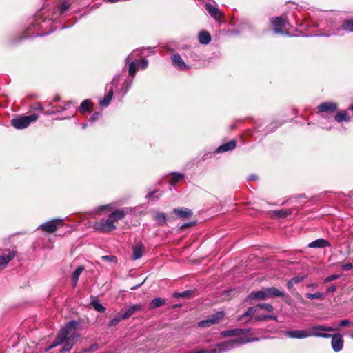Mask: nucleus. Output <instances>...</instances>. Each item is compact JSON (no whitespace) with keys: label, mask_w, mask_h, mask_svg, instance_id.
Segmentation results:
<instances>
[{"label":"nucleus","mask_w":353,"mask_h":353,"mask_svg":"<svg viewBox=\"0 0 353 353\" xmlns=\"http://www.w3.org/2000/svg\"><path fill=\"white\" fill-rule=\"evenodd\" d=\"M172 64L180 70L188 69V66L185 63L179 54H174L172 57Z\"/></svg>","instance_id":"14"},{"label":"nucleus","mask_w":353,"mask_h":353,"mask_svg":"<svg viewBox=\"0 0 353 353\" xmlns=\"http://www.w3.org/2000/svg\"><path fill=\"white\" fill-rule=\"evenodd\" d=\"M125 318H123V314H118L112 320H111L108 324V327L116 326L121 320H125Z\"/></svg>","instance_id":"38"},{"label":"nucleus","mask_w":353,"mask_h":353,"mask_svg":"<svg viewBox=\"0 0 353 353\" xmlns=\"http://www.w3.org/2000/svg\"><path fill=\"white\" fill-rule=\"evenodd\" d=\"M109 216L114 220V222H115L122 219L125 216V212L123 210H117L112 212Z\"/></svg>","instance_id":"30"},{"label":"nucleus","mask_w":353,"mask_h":353,"mask_svg":"<svg viewBox=\"0 0 353 353\" xmlns=\"http://www.w3.org/2000/svg\"><path fill=\"white\" fill-rule=\"evenodd\" d=\"M248 179L250 181H256L258 179V176L255 174H252L249 176Z\"/></svg>","instance_id":"54"},{"label":"nucleus","mask_w":353,"mask_h":353,"mask_svg":"<svg viewBox=\"0 0 353 353\" xmlns=\"http://www.w3.org/2000/svg\"><path fill=\"white\" fill-rule=\"evenodd\" d=\"M142 284H143V283H140V284H139V285H135V286H133V287H132V288H131V290H135V289H137L138 287L141 286Z\"/></svg>","instance_id":"55"},{"label":"nucleus","mask_w":353,"mask_h":353,"mask_svg":"<svg viewBox=\"0 0 353 353\" xmlns=\"http://www.w3.org/2000/svg\"><path fill=\"white\" fill-rule=\"evenodd\" d=\"M192 224L191 223H187V224H184L181 226L182 228H186V227H188L190 225H191Z\"/></svg>","instance_id":"57"},{"label":"nucleus","mask_w":353,"mask_h":353,"mask_svg":"<svg viewBox=\"0 0 353 353\" xmlns=\"http://www.w3.org/2000/svg\"><path fill=\"white\" fill-rule=\"evenodd\" d=\"M338 330L337 328H334L330 326L319 325L316 326H313L310 329L307 330V334L309 336H316V337H323V338H330L331 336L330 334L325 333L323 332H334Z\"/></svg>","instance_id":"3"},{"label":"nucleus","mask_w":353,"mask_h":353,"mask_svg":"<svg viewBox=\"0 0 353 353\" xmlns=\"http://www.w3.org/2000/svg\"><path fill=\"white\" fill-rule=\"evenodd\" d=\"M214 325L210 319L208 317L206 319L201 321L198 323V326L200 327H208Z\"/></svg>","instance_id":"41"},{"label":"nucleus","mask_w":353,"mask_h":353,"mask_svg":"<svg viewBox=\"0 0 353 353\" xmlns=\"http://www.w3.org/2000/svg\"><path fill=\"white\" fill-rule=\"evenodd\" d=\"M336 290V288L335 285H331L327 288V292H334Z\"/></svg>","instance_id":"52"},{"label":"nucleus","mask_w":353,"mask_h":353,"mask_svg":"<svg viewBox=\"0 0 353 353\" xmlns=\"http://www.w3.org/2000/svg\"><path fill=\"white\" fill-rule=\"evenodd\" d=\"M338 105L336 103L332 101H327L321 103L318 106L319 112H333L336 110Z\"/></svg>","instance_id":"11"},{"label":"nucleus","mask_w":353,"mask_h":353,"mask_svg":"<svg viewBox=\"0 0 353 353\" xmlns=\"http://www.w3.org/2000/svg\"><path fill=\"white\" fill-rule=\"evenodd\" d=\"M105 353H111V352H105Z\"/></svg>","instance_id":"64"},{"label":"nucleus","mask_w":353,"mask_h":353,"mask_svg":"<svg viewBox=\"0 0 353 353\" xmlns=\"http://www.w3.org/2000/svg\"><path fill=\"white\" fill-rule=\"evenodd\" d=\"M249 331V330L234 329L231 330L223 331L221 334L223 336H239L241 334H244L245 332Z\"/></svg>","instance_id":"22"},{"label":"nucleus","mask_w":353,"mask_h":353,"mask_svg":"<svg viewBox=\"0 0 353 353\" xmlns=\"http://www.w3.org/2000/svg\"><path fill=\"white\" fill-rule=\"evenodd\" d=\"M285 335L290 338L294 339H303L308 337L307 330H293V331H288L285 332Z\"/></svg>","instance_id":"15"},{"label":"nucleus","mask_w":353,"mask_h":353,"mask_svg":"<svg viewBox=\"0 0 353 353\" xmlns=\"http://www.w3.org/2000/svg\"><path fill=\"white\" fill-rule=\"evenodd\" d=\"M145 248L143 244H138L133 247L132 259L137 260L140 259L144 252Z\"/></svg>","instance_id":"20"},{"label":"nucleus","mask_w":353,"mask_h":353,"mask_svg":"<svg viewBox=\"0 0 353 353\" xmlns=\"http://www.w3.org/2000/svg\"><path fill=\"white\" fill-rule=\"evenodd\" d=\"M310 286L312 287V288H316L317 287V284L316 283H313V284H311Z\"/></svg>","instance_id":"58"},{"label":"nucleus","mask_w":353,"mask_h":353,"mask_svg":"<svg viewBox=\"0 0 353 353\" xmlns=\"http://www.w3.org/2000/svg\"><path fill=\"white\" fill-rule=\"evenodd\" d=\"M254 319L256 321H267V320H276V316L274 315H260L255 316Z\"/></svg>","instance_id":"40"},{"label":"nucleus","mask_w":353,"mask_h":353,"mask_svg":"<svg viewBox=\"0 0 353 353\" xmlns=\"http://www.w3.org/2000/svg\"><path fill=\"white\" fill-rule=\"evenodd\" d=\"M199 41L201 44L207 45L211 41V35L207 31H201L198 36Z\"/></svg>","instance_id":"21"},{"label":"nucleus","mask_w":353,"mask_h":353,"mask_svg":"<svg viewBox=\"0 0 353 353\" xmlns=\"http://www.w3.org/2000/svg\"><path fill=\"white\" fill-rule=\"evenodd\" d=\"M70 7V3L67 1H64L61 3L59 7L60 14H63L69 10Z\"/></svg>","instance_id":"42"},{"label":"nucleus","mask_w":353,"mask_h":353,"mask_svg":"<svg viewBox=\"0 0 353 353\" xmlns=\"http://www.w3.org/2000/svg\"><path fill=\"white\" fill-rule=\"evenodd\" d=\"M62 219H54L41 224L39 228L43 232L52 233L57 230L59 225H62Z\"/></svg>","instance_id":"9"},{"label":"nucleus","mask_w":353,"mask_h":353,"mask_svg":"<svg viewBox=\"0 0 353 353\" xmlns=\"http://www.w3.org/2000/svg\"><path fill=\"white\" fill-rule=\"evenodd\" d=\"M94 228L103 232H111L116 229L114 220L109 216L107 219H101L94 224Z\"/></svg>","instance_id":"6"},{"label":"nucleus","mask_w":353,"mask_h":353,"mask_svg":"<svg viewBox=\"0 0 353 353\" xmlns=\"http://www.w3.org/2000/svg\"><path fill=\"white\" fill-rule=\"evenodd\" d=\"M77 325L78 322L76 321H71L67 323L60 330L55 341L46 350H51L61 345L64 342L65 343L61 352H65L70 350L74 344V342L72 341L79 336V334L76 332Z\"/></svg>","instance_id":"1"},{"label":"nucleus","mask_w":353,"mask_h":353,"mask_svg":"<svg viewBox=\"0 0 353 353\" xmlns=\"http://www.w3.org/2000/svg\"><path fill=\"white\" fill-rule=\"evenodd\" d=\"M260 339L257 337L240 336L238 339L229 340L218 343L209 350H201L195 353H224L236 347L249 342L257 341Z\"/></svg>","instance_id":"2"},{"label":"nucleus","mask_w":353,"mask_h":353,"mask_svg":"<svg viewBox=\"0 0 353 353\" xmlns=\"http://www.w3.org/2000/svg\"><path fill=\"white\" fill-rule=\"evenodd\" d=\"M146 48H137L134 50L125 59V61H130L131 60L137 61V58L141 56L143 53V50Z\"/></svg>","instance_id":"25"},{"label":"nucleus","mask_w":353,"mask_h":353,"mask_svg":"<svg viewBox=\"0 0 353 353\" xmlns=\"http://www.w3.org/2000/svg\"><path fill=\"white\" fill-rule=\"evenodd\" d=\"M225 313L223 311H219L214 314L208 316V318L213 323V324H216L223 319Z\"/></svg>","instance_id":"27"},{"label":"nucleus","mask_w":353,"mask_h":353,"mask_svg":"<svg viewBox=\"0 0 353 353\" xmlns=\"http://www.w3.org/2000/svg\"><path fill=\"white\" fill-rule=\"evenodd\" d=\"M101 259L106 262L114 263L117 262V258L113 255H105L101 257Z\"/></svg>","instance_id":"43"},{"label":"nucleus","mask_w":353,"mask_h":353,"mask_svg":"<svg viewBox=\"0 0 353 353\" xmlns=\"http://www.w3.org/2000/svg\"><path fill=\"white\" fill-rule=\"evenodd\" d=\"M113 97L112 90H110L107 94H105L103 99L99 100V105L102 108L107 107Z\"/></svg>","instance_id":"23"},{"label":"nucleus","mask_w":353,"mask_h":353,"mask_svg":"<svg viewBox=\"0 0 353 353\" xmlns=\"http://www.w3.org/2000/svg\"><path fill=\"white\" fill-rule=\"evenodd\" d=\"M271 23L273 26V30L275 34H285L287 32L283 31L285 28L286 24L288 23L282 17H277L271 19Z\"/></svg>","instance_id":"8"},{"label":"nucleus","mask_w":353,"mask_h":353,"mask_svg":"<svg viewBox=\"0 0 353 353\" xmlns=\"http://www.w3.org/2000/svg\"><path fill=\"white\" fill-rule=\"evenodd\" d=\"M180 306H181V305H180V304H176V305H173V307H173V308H177V307H179Z\"/></svg>","instance_id":"59"},{"label":"nucleus","mask_w":353,"mask_h":353,"mask_svg":"<svg viewBox=\"0 0 353 353\" xmlns=\"http://www.w3.org/2000/svg\"><path fill=\"white\" fill-rule=\"evenodd\" d=\"M351 338L353 339V333L350 335Z\"/></svg>","instance_id":"62"},{"label":"nucleus","mask_w":353,"mask_h":353,"mask_svg":"<svg viewBox=\"0 0 353 353\" xmlns=\"http://www.w3.org/2000/svg\"><path fill=\"white\" fill-rule=\"evenodd\" d=\"M190 294V291H185L183 292H175L174 296L175 297H187Z\"/></svg>","instance_id":"47"},{"label":"nucleus","mask_w":353,"mask_h":353,"mask_svg":"<svg viewBox=\"0 0 353 353\" xmlns=\"http://www.w3.org/2000/svg\"><path fill=\"white\" fill-rule=\"evenodd\" d=\"M99 349V345L97 343H94L92 345H90L88 348H84L82 350V352L87 353V352H93L97 351Z\"/></svg>","instance_id":"45"},{"label":"nucleus","mask_w":353,"mask_h":353,"mask_svg":"<svg viewBox=\"0 0 353 353\" xmlns=\"http://www.w3.org/2000/svg\"><path fill=\"white\" fill-rule=\"evenodd\" d=\"M105 208H106V206H101V207L100 208V209H101V210H103V209H105Z\"/></svg>","instance_id":"61"},{"label":"nucleus","mask_w":353,"mask_h":353,"mask_svg":"<svg viewBox=\"0 0 353 353\" xmlns=\"http://www.w3.org/2000/svg\"><path fill=\"white\" fill-rule=\"evenodd\" d=\"M154 219L159 224V225H164L166 223L167 221V216L165 213L163 212H159L157 213L154 216Z\"/></svg>","instance_id":"34"},{"label":"nucleus","mask_w":353,"mask_h":353,"mask_svg":"<svg viewBox=\"0 0 353 353\" xmlns=\"http://www.w3.org/2000/svg\"><path fill=\"white\" fill-rule=\"evenodd\" d=\"M91 105H92L91 101L89 99H85L83 101H82L80 107L79 108V111L82 114H84L85 112H91V108H90Z\"/></svg>","instance_id":"26"},{"label":"nucleus","mask_w":353,"mask_h":353,"mask_svg":"<svg viewBox=\"0 0 353 353\" xmlns=\"http://www.w3.org/2000/svg\"><path fill=\"white\" fill-rule=\"evenodd\" d=\"M256 307H258V309L259 308L263 309L268 312L273 311V307L270 304H268V303H259L256 305Z\"/></svg>","instance_id":"44"},{"label":"nucleus","mask_w":353,"mask_h":353,"mask_svg":"<svg viewBox=\"0 0 353 353\" xmlns=\"http://www.w3.org/2000/svg\"><path fill=\"white\" fill-rule=\"evenodd\" d=\"M183 178V174L180 173H174L170 179V184L171 185H174L176 182L180 181Z\"/></svg>","instance_id":"37"},{"label":"nucleus","mask_w":353,"mask_h":353,"mask_svg":"<svg viewBox=\"0 0 353 353\" xmlns=\"http://www.w3.org/2000/svg\"><path fill=\"white\" fill-rule=\"evenodd\" d=\"M268 297L267 288L263 290H259L256 292H252L250 294L249 299H265Z\"/></svg>","instance_id":"24"},{"label":"nucleus","mask_w":353,"mask_h":353,"mask_svg":"<svg viewBox=\"0 0 353 353\" xmlns=\"http://www.w3.org/2000/svg\"><path fill=\"white\" fill-rule=\"evenodd\" d=\"M258 312V307L254 306L250 307L248 309V310L239 318V321L242 320L244 317H252L256 312Z\"/></svg>","instance_id":"32"},{"label":"nucleus","mask_w":353,"mask_h":353,"mask_svg":"<svg viewBox=\"0 0 353 353\" xmlns=\"http://www.w3.org/2000/svg\"><path fill=\"white\" fill-rule=\"evenodd\" d=\"M205 9L210 14L212 17H213L215 20H219L222 17V14L220 10L210 3H207L205 5Z\"/></svg>","instance_id":"13"},{"label":"nucleus","mask_w":353,"mask_h":353,"mask_svg":"<svg viewBox=\"0 0 353 353\" xmlns=\"http://www.w3.org/2000/svg\"><path fill=\"white\" fill-rule=\"evenodd\" d=\"M14 256V252H9L7 255L0 256V268H4Z\"/></svg>","instance_id":"19"},{"label":"nucleus","mask_w":353,"mask_h":353,"mask_svg":"<svg viewBox=\"0 0 353 353\" xmlns=\"http://www.w3.org/2000/svg\"><path fill=\"white\" fill-rule=\"evenodd\" d=\"M330 337H332L331 345L333 350L335 352H339L343 347V339L341 334L339 333L331 334Z\"/></svg>","instance_id":"10"},{"label":"nucleus","mask_w":353,"mask_h":353,"mask_svg":"<svg viewBox=\"0 0 353 353\" xmlns=\"http://www.w3.org/2000/svg\"><path fill=\"white\" fill-rule=\"evenodd\" d=\"M84 270V268L83 266L81 265V266H79L75 270L74 272L72 273V280H73V285L75 286L77 283V281L79 280V276L81 275V274L82 273V272Z\"/></svg>","instance_id":"33"},{"label":"nucleus","mask_w":353,"mask_h":353,"mask_svg":"<svg viewBox=\"0 0 353 353\" xmlns=\"http://www.w3.org/2000/svg\"><path fill=\"white\" fill-rule=\"evenodd\" d=\"M129 63L128 74L131 77H134L137 71L140 68L142 70L145 69L148 65V61L145 59H142L140 61L131 60L127 61Z\"/></svg>","instance_id":"7"},{"label":"nucleus","mask_w":353,"mask_h":353,"mask_svg":"<svg viewBox=\"0 0 353 353\" xmlns=\"http://www.w3.org/2000/svg\"><path fill=\"white\" fill-rule=\"evenodd\" d=\"M100 115L101 114L99 112H96L91 115L90 120L93 122L98 119Z\"/></svg>","instance_id":"50"},{"label":"nucleus","mask_w":353,"mask_h":353,"mask_svg":"<svg viewBox=\"0 0 353 353\" xmlns=\"http://www.w3.org/2000/svg\"><path fill=\"white\" fill-rule=\"evenodd\" d=\"M341 267L343 270L348 271L353 268V265L352 263H346V264L343 265Z\"/></svg>","instance_id":"51"},{"label":"nucleus","mask_w":353,"mask_h":353,"mask_svg":"<svg viewBox=\"0 0 353 353\" xmlns=\"http://www.w3.org/2000/svg\"><path fill=\"white\" fill-rule=\"evenodd\" d=\"M86 124H83V128H85Z\"/></svg>","instance_id":"63"},{"label":"nucleus","mask_w":353,"mask_h":353,"mask_svg":"<svg viewBox=\"0 0 353 353\" xmlns=\"http://www.w3.org/2000/svg\"><path fill=\"white\" fill-rule=\"evenodd\" d=\"M352 323L348 319H344L340 321L339 326L341 327H346L349 325H352Z\"/></svg>","instance_id":"49"},{"label":"nucleus","mask_w":353,"mask_h":353,"mask_svg":"<svg viewBox=\"0 0 353 353\" xmlns=\"http://www.w3.org/2000/svg\"><path fill=\"white\" fill-rule=\"evenodd\" d=\"M330 242L323 239H316L308 244V247L311 248H322L325 247H330Z\"/></svg>","instance_id":"16"},{"label":"nucleus","mask_w":353,"mask_h":353,"mask_svg":"<svg viewBox=\"0 0 353 353\" xmlns=\"http://www.w3.org/2000/svg\"><path fill=\"white\" fill-rule=\"evenodd\" d=\"M38 116L36 114H32L28 116L20 117L12 120V125L17 129H23L27 128L32 122L37 120Z\"/></svg>","instance_id":"4"},{"label":"nucleus","mask_w":353,"mask_h":353,"mask_svg":"<svg viewBox=\"0 0 353 353\" xmlns=\"http://www.w3.org/2000/svg\"><path fill=\"white\" fill-rule=\"evenodd\" d=\"M144 310V305L142 303L132 305L123 314V318L125 319L130 318L134 313L137 312H142Z\"/></svg>","instance_id":"12"},{"label":"nucleus","mask_w":353,"mask_h":353,"mask_svg":"<svg viewBox=\"0 0 353 353\" xmlns=\"http://www.w3.org/2000/svg\"><path fill=\"white\" fill-rule=\"evenodd\" d=\"M90 305L93 307V308L99 312H104L105 311V307H103L98 300L94 299L92 300Z\"/></svg>","instance_id":"35"},{"label":"nucleus","mask_w":353,"mask_h":353,"mask_svg":"<svg viewBox=\"0 0 353 353\" xmlns=\"http://www.w3.org/2000/svg\"><path fill=\"white\" fill-rule=\"evenodd\" d=\"M165 299L158 297L152 299L151 302L150 303V309H155L157 308L161 305H165Z\"/></svg>","instance_id":"29"},{"label":"nucleus","mask_w":353,"mask_h":353,"mask_svg":"<svg viewBox=\"0 0 353 353\" xmlns=\"http://www.w3.org/2000/svg\"><path fill=\"white\" fill-rule=\"evenodd\" d=\"M291 210H276L273 212L274 215L279 218H285L289 214H291Z\"/></svg>","instance_id":"36"},{"label":"nucleus","mask_w":353,"mask_h":353,"mask_svg":"<svg viewBox=\"0 0 353 353\" xmlns=\"http://www.w3.org/2000/svg\"><path fill=\"white\" fill-rule=\"evenodd\" d=\"M236 145V142L234 140H232L226 143L220 145L216 149L217 153L225 152L233 150Z\"/></svg>","instance_id":"17"},{"label":"nucleus","mask_w":353,"mask_h":353,"mask_svg":"<svg viewBox=\"0 0 353 353\" xmlns=\"http://www.w3.org/2000/svg\"><path fill=\"white\" fill-rule=\"evenodd\" d=\"M343 32H353V19L344 20L340 27L333 29L330 33L321 35L325 37H329L331 35L343 36L344 34Z\"/></svg>","instance_id":"5"},{"label":"nucleus","mask_w":353,"mask_h":353,"mask_svg":"<svg viewBox=\"0 0 353 353\" xmlns=\"http://www.w3.org/2000/svg\"><path fill=\"white\" fill-rule=\"evenodd\" d=\"M349 109H350V110H353V105H352L351 106H350Z\"/></svg>","instance_id":"60"},{"label":"nucleus","mask_w":353,"mask_h":353,"mask_svg":"<svg viewBox=\"0 0 353 353\" xmlns=\"http://www.w3.org/2000/svg\"><path fill=\"white\" fill-rule=\"evenodd\" d=\"M305 297L310 299H323L324 296L323 293L321 292H315V293H307L305 294Z\"/></svg>","instance_id":"39"},{"label":"nucleus","mask_w":353,"mask_h":353,"mask_svg":"<svg viewBox=\"0 0 353 353\" xmlns=\"http://www.w3.org/2000/svg\"><path fill=\"white\" fill-rule=\"evenodd\" d=\"M306 276H307L306 275H303V276L298 275V276H294L291 280L292 281V282L294 284H297V283H299L301 281H303L306 278Z\"/></svg>","instance_id":"46"},{"label":"nucleus","mask_w":353,"mask_h":353,"mask_svg":"<svg viewBox=\"0 0 353 353\" xmlns=\"http://www.w3.org/2000/svg\"><path fill=\"white\" fill-rule=\"evenodd\" d=\"M334 119L337 122H339V123H341V122H343V121L348 122V121H350V117L348 116V114L345 112H338L335 115Z\"/></svg>","instance_id":"31"},{"label":"nucleus","mask_w":353,"mask_h":353,"mask_svg":"<svg viewBox=\"0 0 353 353\" xmlns=\"http://www.w3.org/2000/svg\"><path fill=\"white\" fill-rule=\"evenodd\" d=\"M294 283L292 282V281L290 279V281H288L287 283V287L288 289H291L292 288L293 285H294Z\"/></svg>","instance_id":"53"},{"label":"nucleus","mask_w":353,"mask_h":353,"mask_svg":"<svg viewBox=\"0 0 353 353\" xmlns=\"http://www.w3.org/2000/svg\"><path fill=\"white\" fill-rule=\"evenodd\" d=\"M174 213L180 218H188L192 216V212L190 210L185 208H175Z\"/></svg>","instance_id":"18"},{"label":"nucleus","mask_w":353,"mask_h":353,"mask_svg":"<svg viewBox=\"0 0 353 353\" xmlns=\"http://www.w3.org/2000/svg\"><path fill=\"white\" fill-rule=\"evenodd\" d=\"M340 277L338 274H332L325 279V283H329L332 281L333 280L338 279Z\"/></svg>","instance_id":"48"},{"label":"nucleus","mask_w":353,"mask_h":353,"mask_svg":"<svg viewBox=\"0 0 353 353\" xmlns=\"http://www.w3.org/2000/svg\"><path fill=\"white\" fill-rule=\"evenodd\" d=\"M154 193L155 192H152L151 193L147 195V197L151 198Z\"/></svg>","instance_id":"56"},{"label":"nucleus","mask_w":353,"mask_h":353,"mask_svg":"<svg viewBox=\"0 0 353 353\" xmlns=\"http://www.w3.org/2000/svg\"><path fill=\"white\" fill-rule=\"evenodd\" d=\"M268 297H283L285 294L276 288H267Z\"/></svg>","instance_id":"28"}]
</instances>
